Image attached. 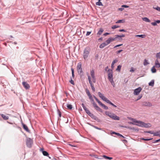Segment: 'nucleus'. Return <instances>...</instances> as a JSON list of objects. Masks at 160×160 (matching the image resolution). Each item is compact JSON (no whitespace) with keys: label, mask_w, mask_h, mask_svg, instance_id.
<instances>
[{"label":"nucleus","mask_w":160,"mask_h":160,"mask_svg":"<svg viewBox=\"0 0 160 160\" xmlns=\"http://www.w3.org/2000/svg\"><path fill=\"white\" fill-rule=\"evenodd\" d=\"M81 105L83 109L86 112L88 115L91 117L92 118L97 121H98V118L95 116L94 114L91 113L90 111L86 108L83 103H82Z\"/></svg>","instance_id":"nucleus-1"},{"label":"nucleus","mask_w":160,"mask_h":160,"mask_svg":"<svg viewBox=\"0 0 160 160\" xmlns=\"http://www.w3.org/2000/svg\"><path fill=\"white\" fill-rule=\"evenodd\" d=\"M105 113L106 115H108L111 118L114 120H119V117L118 116H117L116 115L113 113H112L109 112H106Z\"/></svg>","instance_id":"nucleus-2"},{"label":"nucleus","mask_w":160,"mask_h":160,"mask_svg":"<svg viewBox=\"0 0 160 160\" xmlns=\"http://www.w3.org/2000/svg\"><path fill=\"white\" fill-rule=\"evenodd\" d=\"M90 52V48L88 47L86 48L83 51V57L85 60H86L88 58Z\"/></svg>","instance_id":"nucleus-3"},{"label":"nucleus","mask_w":160,"mask_h":160,"mask_svg":"<svg viewBox=\"0 0 160 160\" xmlns=\"http://www.w3.org/2000/svg\"><path fill=\"white\" fill-rule=\"evenodd\" d=\"M77 68L78 74L80 77L82 76L83 75V72L82 68V63L81 62L78 63Z\"/></svg>","instance_id":"nucleus-4"},{"label":"nucleus","mask_w":160,"mask_h":160,"mask_svg":"<svg viewBox=\"0 0 160 160\" xmlns=\"http://www.w3.org/2000/svg\"><path fill=\"white\" fill-rule=\"evenodd\" d=\"M33 141L32 139L29 138H28L26 140V144L27 147L31 148L33 144Z\"/></svg>","instance_id":"nucleus-5"},{"label":"nucleus","mask_w":160,"mask_h":160,"mask_svg":"<svg viewBox=\"0 0 160 160\" xmlns=\"http://www.w3.org/2000/svg\"><path fill=\"white\" fill-rule=\"evenodd\" d=\"M108 77L109 80L113 79V72L112 69H108Z\"/></svg>","instance_id":"nucleus-6"},{"label":"nucleus","mask_w":160,"mask_h":160,"mask_svg":"<svg viewBox=\"0 0 160 160\" xmlns=\"http://www.w3.org/2000/svg\"><path fill=\"white\" fill-rule=\"evenodd\" d=\"M138 126H140L142 127H144L146 128H149L151 126V125L150 123H146L144 122L141 121L140 122V124H137Z\"/></svg>","instance_id":"nucleus-7"},{"label":"nucleus","mask_w":160,"mask_h":160,"mask_svg":"<svg viewBox=\"0 0 160 160\" xmlns=\"http://www.w3.org/2000/svg\"><path fill=\"white\" fill-rule=\"evenodd\" d=\"M142 88H141L139 87L135 89L134 90V94L135 95H138L140 92L141 91Z\"/></svg>","instance_id":"nucleus-8"},{"label":"nucleus","mask_w":160,"mask_h":160,"mask_svg":"<svg viewBox=\"0 0 160 160\" xmlns=\"http://www.w3.org/2000/svg\"><path fill=\"white\" fill-rule=\"evenodd\" d=\"M22 84L24 88L26 89H29L30 88L29 85L26 82H22Z\"/></svg>","instance_id":"nucleus-9"},{"label":"nucleus","mask_w":160,"mask_h":160,"mask_svg":"<svg viewBox=\"0 0 160 160\" xmlns=\"http://www.w3.org/2000/svg\"><path fill=\"white\" fill-rule=\"evenodd\" d=\"M142 105L145 106L151 107L152 106V104L149 102H142Z\"/></svg>","instance_id":"nucleus-10"},{"label":"nucleus","mask_w":160,"mask_h":160,"mask_svg":"<svg viewBox=\"0 0 160 160\" xmlns=\"http://www.w3.org/2000/svg\"><path fill=\"white\" fill-rule=\"evenodd\" d=\"M94 107L95 108L96 110L100 112H102V110L98 106L97 104H94Z\"/></svg>","instance_id":"nucleus-11"},{"label":"nucleus","mask_w":160,"mask_h":160,"mask_svg":"<svg viewBox=\"0 0 160 160\" xmlns=\"http://www.w3.org/2000/svg\"><path fill=\"white\" fill-rule=\"evenodd\" d=\"M22 125L23 126V128L27 132H29L30 131H29V129H28L27 126L23 123H22Z\"/></svg>","instance_id":"nucleus-12"},{"label":"nucleus","mask_w":160,"mask_h":160,"mask_svg":"<svg viewBox=\"0 0 160 160\" xmlns=\"http://www.w3.org/2000/svg\"><path fill=\"white\" fill-rule=\"evenodd\" d=\"M132 122H134V124H135V125L138 126L137 124H140V122L141 121H137L136 119L133 118L132 121Z\"/></svg>","instance_id":"nucleus-13"},{"label":"nucleus","mask_w":160,"mask_h":160,"mask_svg":"<svg viewBox=\"0 0 160 160\" xmlns=\"http://www.w3.org/2000/svg\"><path fill=\"white\" fill-rule=\"evenodd\" d=\"M155 67L157 68L160 67V63L158 62V59H157L155 61Z\"/></svg>","instance_id":"nucleus-14"},{"label":"nucleus","mask_w":160,"mask_h":160,"mask_svg":"<svg viewBox=\"0 0 160 160\" xmlns=\"http://www.w3.org/2000/svg\"><path fill=\"white\" fill-rule=\"evenodd\" d=\"M160 23V20H157L155 21L154 22H152L151 23V24L153 26H156L157 25V23Z\"/></svg>","instance_id":"nucleus-15"},{"label":"nucleus","mask_w":160,"mask_h":160,"mask_svg":"<svg viewBox=\"0 0 160 160\" xmlns=\"http://www.w3.org/2000/svg\"><path fill=\"white\" fill-rule=\"evenodd\" d=\"M103 31H104V30H103V29H102V28H101L100 29V30L98 31V32L97 33V35H99V36H98V37H99L100 35L102 34V33L103 32Z\"/></svg>","instance_id":"nucleus-16"},{"label":"nucleus","mask_w":160,"mask_h":160,"mask_svg":"<svg viewBox=\"0 0 160 160\" xmlns=\"http://www.w3.org/2000/svg\"><path fill=\"white\" fill-rule=\"evenodd\" d=\"M98 94L99 97L102 100L105 98V97H104L103 95L100 92H98Z\"/></svg>","instance_id":"nucleus-17"},{"label":"nucleus","mask_w":160,"mask_h":160,"mask_svg":"<svg viewBox=\"0 0 160 160\" xmlns=\"http://www.w3.org/2000/svg\"><path fill=\"white\" fill-rule=\"evenodd\" d=\"M86 92L89 98L92 97V95L91 94L89 90L87 88L86 89Z\"/></svg>","instance_id":"nucleus-18"},{"label":"nucleus","mask_w":160,"mask_h":160,"mask_svg":"<svg viewBox=\"0 0 160 160\" xmlns=\"http://www.w3.org/2000/svg\"><path fill=\"white\" fill-rule=\"evenodd\" d=\"M106 46H107V45L106 44V42H104L101 44L99 45V47L100 48H102Z\"/></svg>","instance_id":"nucleus-19"},{"label":"nucleus","mask_w":160,"mask_h":160,"mask_svg":"<svg viewBox=\"0 0 160 160\" xmlns=\"http://www.w3.org/2000/svg\"><path fill=\"white\" fill-rule=\"evenodd\" d=\"M2 117L3 118V119L5 120H7L8 119L9 117L8 116H6L3 114H0Z\"/></svg>","instance_id":"nucleus-20"},{"label":"nucleus","mask_w":160,"mask_h":160,"mask_svg":"<svg viewBox=\"0 0 160 160\" xmlns=\"http://www.w3.org/2000/svg\"><path fill=\"white\" fill-rule=\"evenodd\" d=\"M154 80H152L150 82H149L148 83V85L149 86L153 87L154 85Z\"/></svg>","instance_id":"nucleus-21"},{"label":"nucleus","mask_w":160,"mask_h":160,"mask_svg":"<svg viewBox=\"0 0 160 160\" xmlns=\"http://www.w3.org/2000/svg\"><path fill=\"white\" fill-rule=\"evenodd\" d=\"M118 62V60L117 59H115L114 60L113 62H112V64H111V68L112 69H113L114 67V64L117 62Z\"/></svg>","instance_id":"nucleus-22"},{"label":"nucleus","mask_w":160,"mask_h":160,"mask_svg":"<svg viewBox=\"0 0 160 160\" xmlns=\"http://www.w3.org/2000/svg\"><path fill=\"white\" fill-rule=\"evenodd\" d=\"M142 19L143 21L149 22H151L150 20L147 17H144L142 18Z\"/></svg>","instance_id":"nucleus-23"},{"label":"nucleus","mask_w":160,"mask_h":160,"mask_svg":"<svg viewBox=\"0 0 160 160\" xmlns=\"http://www.w3.org/2000/svg\"><path fill=\"white\" fill-rule=\"evenodd\" d=\"M90 74L92 78L95 77L94 75V71L93 69L91 70Z\"/></svg>","instance_id":"nucleus-24"},{"label":"nucleus","mask_w":160,"mask_h":160,"mask_svg":"<svg viewBox=\"0 0 160 160\" xmlns=\"http://www.w3.org/2000/svg\"><path fill=\"white\" fill-rule=\"evenodd\" d=\"M153 135L154 136H157L160 137V130L158 132H153Z\"/></svg>","instance_id":"nucleus-25"},{"label":"nucleus","mask_w":160,"mask_h":160,"mask_svg":"<svg viewBox=\"0 0 160 160\" xmlns=\"http://www.w3.org/2000/svg\"><path fill=\"white\" fill-rule=\"evenodd\" d=\"M103 100L110 104L111 102L106 97H105Z\"/></svg>","instance_id":"nucleus-26"},{"label":"nucleus","mask_w":160,"mask_h":160,"mask_svg":"<svg viewBox=\"0 0 160 160\" xmlns=\"http://www.w3.org/2000/svg\"><path fill=\"white\" fill-rule=\"evenodd\" d=\"M102 157L106 159L111 160L112 159V158L107 156L105 155H103Z\"/></svg>","instance_id":"nucleus-27"},{"label":"nucleus","mask_w":160,"mask_h":160,"mask_svg":"<svg viewBox=\"0 0 160 160\" xmlns=\"http://www.w3.org/2000/svg\"><path fill=\"white\" fill-rule=\"evenodd\" d=\"M100 1L101 0H98V2L96 3V5L99 6H102L103 4Z\"/></svg>","instance_id":"nucleus-28"},{"label":"nucleus","mask_w":160,"mask_h":160,"mask_svg":"<svg viewBox=\"0 0 160 160\" xmlns=\"http://www.w3.org/2000/svg\"><path fill=\"white\" fill-rule=\"evenodd\" d=\"M120 35H115V37H116V40H122V38H121V37H120Z\"/></svg>","instance_id":"nucleus-29"},{"label":"nucleus","mask_w":160,"mask_h":160,"mask_svg":"<svg viewBox=\"0 0 160 160\" xmlns=\"http://www.w3.org/2000/svg\"><path fill=\"white\" fill-rule=\"evenodd\" d=\"M151 71L152 73H154L156 72V70L155 68V66H153L151 69Z\"/></svg>","instance_id":"nucleus-30"},{"label":"nucleus","mask_w":160,"mask_h":160,"mask_svg":"<svg viewBox=\"0 0 160 160\" xmlns=\"http://www.w3.org/2000/svg\"><path fill=\"white\" fill-rule=\"evenodd\" d=\"M149 64V63L148 62V60L146 59H144L143 62V65L144 66H146Z\"/></svg>","instance_id":"nucleus-31"},{"label":"nucleus","mask_w":160,"mask_h":160,"mask_svg":"<svg viewBox=\"0 0 160 160\" xmlns=\"http://www.w3.org/2000/svg\"><path fill=\"white\" fill-rule=\"evenodd\" d=\"M42 154L43 155L46 156H48L49 155V154L46 151H43L42 152Z\"/></svg>","instance_id":"nucleus-32"},{"label":"nucleus","mask_w":160,"mask_h":160,"mask_svg":"<svg viewBox=\"0 0 160 160\" xmlns=\"http://www.w3.org/2000/svg\"><path fill=\"white\" fill-rule=\"evenodd\" d=\"M89 98L91 100L92 103L93 104V106H94V104H96V103L94 102V100L92 97Z\"/></svg>","instance_id":"nucleus-33"},{"label":"nucleus","mask_w":160,"mask_h":160,"mask_svg":"<svg viewBox=\"0 0 160 160\" xmlns=\"http://www.w3.org/2000/svg\"><path fill=\"white\" fill-rule=\"evenodd\" d=\"M125 22V20L124 19L119 20L116 22V23H124Z\"/></svg>","instance_id":"nucleus-34"},{"label":"nucleus","mask_w":160,"mask_h":160,"mask_svg":"<svg viewBox=\"0 0 160 160\" xmlns=\"http://www.w3.org/2000/svg\"><path fill=\"white\" fill-rule=\"evenodd\" d=\"M109 81L111 83L112 85L113 86V87H115V84L114 82L113 79L110 80H109Z\"/></svg>","instance_id":"nucleus-35"},{"label":"nucleus","mask_w":160,"mask_h":160,"mask_svg":"<svg viewBox=\"0 0 160 160\" xmlns=\"http://www.w3.org/2000/svg\"><path fill=\"white\" fill-rule=\"evenodd\" d=\"M67 107L68 109H72V106L71 104H67Z\"/></svg>","instance_id":"nucleus-36"},{"label":"nucleus","mask_w":160,"mask_h":160,"mask_svg":"<svg viewBox=\"0 0 160 160\" xmlns=\"http://www.w3.org/2000/svg\"><path fill=\"white\" fill-rule=\"evenodd\" d=\"M121 67L122 66L121 65H118L117 69H116V70L119 72L121 70Z\"/></svg>","instance_id":"nucleus-37"},{"label":"nucleus","mask_w":160,"mask_h":160,"mask_svg":"<svg viewBox=\"0 0 160 160\" xmlns=\"http://www.w3.org/2000/svg\"><path fill=\"white\" fill-rule=\"evenodd\" d=\"M156 57L157 58L160 59V52L156 53Z\"/></svg>","instance_id":"nucleus-38"},{"label":"nucleus","mask_w":160,"mask_h":160,"mask_svg":"<svg viewBox=\"0 0 160 160\" xmlns=\"http://www.w3.org/2000/svg\"><path fill=\"white\" fill-rule=\"evenodd\" d=\"M111 42V41H110L109 38H108L106 41V44L107 45H108Z\"/></svg>","instance_id":"nucleus-39"},{"label":"nucleus","mask_w":160,"mask_h":160,"mask_svg":"<svg viewBox=\"0 0 160 160\" xmlns=\"http://www.w3.org/2000/svg\"><path fill=\"white\" fill-rule=\"evenodd\" d=\"M109 39L110 41H111V42H112L116 40V37H115L114 38H109Z\"/></svg>","instance_id":"nucleus-40"},{"label":"nucleus","mask_w":160,"mask_h":160,"mask_svg":"<svg viewBox=\"0 0 160 160\" xmlns=\"http://www.w3.org/2000/svg\"><path fill=\"white\" fill-rule=\"evenodd\" d=\"M144 35H136V37H141L142 38H144Z\"/></svg>","instance_id":"nucleus-41"},{"label":"nucleus","mask_w":160,"mask_h":160,"mask_svg":"<svg viewBox=\"0 0 160 160\" xmlns=\"http://www.w3.org/2000/svg\"><path fill=\"white\" fill-rule=\"evenodd\" d=\"M102 106L105 110H108V107L106 106L104 104H103Z\"/></svg>","instance_id":"nucleus-42"},{"label":"nucleus","mask_w":160,"mask_h":160,"mask_svg":"<svg viewBox=\"0 0 160 160\" xmlns=\"http://www.w3.org/2000/svg\"><path fill=\"white\" fill-rule=\"evenodd\" d=\"M71 71H72V77L73 78L74 77V70L72 68H71Z\"/></svg>","instance_id":"nucleus-43"},{"label":"nucleus","mask_w":160,"mask_h":160,"mask_svg":"<svg viewBox=\"0 0 160 160\" xmlns=\"http://www.w3.org/2000/svg\"><path fill=\"white\" fill-rule=\"evenodd\" d=\"M119 27V26H117L116 25H114L112 27V29H116L118 28Z\"/></svg>","instance_id":"nucleus-44"},{"label":"nucleus","mask_w":160,"mask_h":160,"mask_svg":"<svg viewBox=\"0 0 160 160\" xmlns=\"http://www.w3.org/2000/svg\"><path fill=\"white\" fill-rule=\"evenodd\" d=\"M152 138H149V139H145V138H141V139L142 140H145V141H149L151 140H152Z\"/></svg>","instance_id":"nucleus-45"},{"label":"nucleus","mask_w":160,"mask_h":160,"mask_svg":"<svg viewBox=\"0 0 160 160\" xmlns=\"http://www.w3.org/2000/svg\"><path fill=\"white\" fill-rule=\"evenodd\" d=\"M71 80L69 81V82L71 83L72 84L74 85L75 84V83L74 81H73L72 78H71Z\"/></svg>","instance_id":"nucleus-46"},{"label":"nucleus","mask_w":160,"mask_h":160,"mask_svg":"<svg viewBox=\"0 0 160 160\" xmlns=\"http://www.w3.org/2000/svg\"><path fill=\"white\" fill-rule=\"evenodd\" d=\"M92 78V82L94 83H95L96 82V79L95 77Z\"/></svg>","instance_id":"nucleus-47"},{"label":"nucleus","mask_w":160,"mask_h":160,"mask_svg":"<svg viewBox=\"0 0 160 160\" xmlns=\"http://www.w3.org/2000/svg\"><path fill=\"white\" fill-rule=\"evenodd\" d=\"M58 112L59 117H61V112L59 110H58Z\"/></svg>","instance_id":"nucleus-48"},{"label":"nucleus","mask_w":160,"mask_h":160,"mask_svg":"<svg viewBox=\"0 0 160 160\" xmlns=\"http://www.w3.org/2000/svg\"><path fill=\"white\" fill-rule=\"evenodd\" d=\"M142 95H139L138 97V98L136 100V101H138L140 99L142 98Z\"/></svg>","instance_id":"nucleus-49"},{"label":"nucleus","mask_w":160,"mask_h":160,"mask_svg":"<svg viewBox=\"0 0 160 160\" xmlns=\"http://www.w3.org/2000/svg\"><path fill=\"white\" fill-rule=\"evenodd\" d=\"M155 9L157 10V11L160 12V7L158 6L156 8H155Z\"/></svg>","instance_id":"nucleus-50"},{"label":"nucleus","mask_w":160,"mask_h":160,"mask_svg":"<svg viewBox=\"0 0 160 160\" xmlns=\"http://www.w3.org/2000/svg\"><path fill=\"white\" fill-rule=\"evenodd\" d=\"M88 80L89 82H92L91 80V78L89 75L88 76Z\"/></svg>","instance_id":"nucleus-51"},{"label":"nucleus","mask_w":160,"mask_h":160,"mask_svg":"<svg viewBox=\"0 0 160 160\" xmlns=\"http://www.w3.org/2000/svg\"><path fill=\"white\" fill-rule=\"evenodd\" d=\"M121 7L123 8H128L129 7V6H128V5H122L121 6Z\"/></svg>","instance_id":"nucleus-52"},{"label":"nucleus","mask_w":160,"mask_h":160,"mask_svg":"<svg viewBox=\"0 0 160 160\" xmlns=\"http://www.w3.org/2000/svg\"><path fill=\"white\" fill-rule=\"evenodd\" d=\"M118 136H120L121 137H122L123 138H125V137L124 136H122V135H121V134H120L119 133H118V134H117V135Z\"/></svg>","instance_id":"nucleus-53"},{"label":"nucleus","mask_w":160,"mask_h":160,"mask_svg":"<svg viewBox=\"0 0 160 160\" xmlns=\"http://www.w3.org/2000/svg\"><path fill=\"white\" fill-rule=\"evenodd\" d=\"M91 33V31H90V32H89V31H88L87 32V33L86 34V35L87 36H88Z\"/></svg>","instance_id":"nucleus-54"},{"label":"nucleus","mask_w":160,"mask_h":160,"mask_svg":"<svg viewBox=\"0 0 160 160\" xmlns=\"http://www.w3.org/2000/svg\"><path fill=\"white\" fill-rule=\"evenodd\" d=\"M124 9V8H123L122 7L121 8H119L118 9V10L120 11H122Z\"/></svg>","instance_id":"nucleus-55"},{"label":"nucleus","mask_w":160,"mask_h":160,"mask_svg":"<svg viewBox=\"0 0 160 160\" xmlns=\"http://www.w3.org/2000/svg\"><path fill=\"white\" fill-rule=\"evenodd\" d=\"M93 157H94L95 158H98V159H102L101 158H98V156L97 155H94Z\"/></svg>","instance_id":"nucleus-56"},{"label":"nucleus","mask_w":160,"mask_h":160,"mask_svg":"<svg viewBox=\"0 0 160 160\" xmlns=\"http://www.w3.org/2000/svg\"><path fill=\"white\" fill-rule=\"evenodd\" d=\"M119 31L120 32H126V30L124 29H120L119 30Z\"/></svg>","instance_id":"nucleus-57"},{"label":"nucleus","mask_w":160,"mask_h":160,"mask_svg":"<svg viewBox=\"0 0 160 160\" xmlns=\"http://www.w3.org/2000/svg\"><path fill=\"white\" fill-rule=\"evenodd\" d=\"M97 102L98 104L101 106L103 104L99 100H98Z\"/></svg>","instance_id":"nucleus-58"},{"label":"nucleus","mask_w":160,"mask_h":160,"mask_svg":"<svg viewBox=\"0 0 160 160\" xmlns=\"http://www.w3.org/2000/svg\"><path fill=\"white\" fill-rule=\"evenodd\" d=\"M146 132L149 133L151 134H153V132L152 131H148Z\"/></svg>","instance_id":"nucleus-59"},{"label":"nucleus","mask_w":160,"mask_h":160,"mask_svg":"<svg viewBox=\"0 0 160 160\" xmlns=\"http://www.w3.org/2000/svg\"><path fill=\"white\" fill-rule=\"evenodd\" d=\"M122 51H123L122 50H118V51H117L116 52L117 54H119V53H120L121 52H122Z\"/></svg>","instance_id":"nucleus-60"},{"label":"nucleus","mask_w":160,"mask_h":160,"mask_svg":"<svg viewBox=\"0 0 160 160\" xmlns=\"http://www.w3.org/2000/svg\"><path fill=\"white\" fill-rule=\"evenodd\" d=\"M91 88L92 91L93 92H94L95 91V88L94 87V86L93 87H91Z\"/></svg>","instance_id":"nucleus-61"},{"label":"nucleus","mask_w":160,"mask_h":160,"mask_svg":"<svg viewBox=\"0 0 160 160\" xmlns=\"http://www.w3.org/2000/svg\"><path fill=\"white\" fill-rule=\"evenodd\" d=\"M98 54H96L95 57V59H98Z\"/></svg>","instance_id":"nucleus-62"},{"label":"nucleus","mask_w":160,"mask_h":160,"mask_svg":"<svg viewBox=\"0 0 160 160\" xmlns=\"http://www.w3.org/2000/svg\"><path fill=\"white\" fill-rule=\"evenodd\" d=\"M89 83L90 85V86L91 87L94 86V85L92 83V82H89Z\"/></svg>","instance_id":"nucleus-63"},{"label":"nucleus","mask_w":160,"mask_h":160,"mask_svg":"<svg viewBox=\"0 0 160 160\" xmlns=\"http://www.w3.org/2000/svg\"><path fill=\"white\" fill-rule=\"evenodd\" d=\"M110 104L112 106H113L115 108H116L117 107V106L116 105H115L114 104H113L112 102H111V103H110Z\"/></svg>","instance_id":"nucleus-64"}]
</instances>
